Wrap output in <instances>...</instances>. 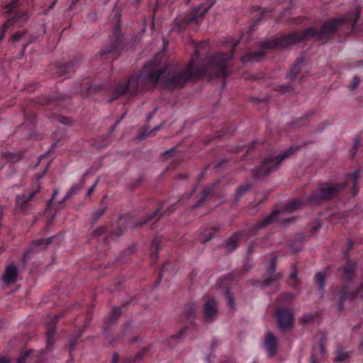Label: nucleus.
I'll use <instances>...</instances> for the list:
<instances>
[{
  "label": "nucleus",
  "instance_id": "nucleus-1",
  "mask_svg": "<svg viewBox=\"0 0 363 363\" xmlns=\"http://www.w3.org/2000/svg\"><path fill=\"white\" fill-rule=\"evenodd\" d=\"M240 40L228 38L225 45L232 48L229 53L214 52L208 55L203 62L199 60L196 48L189 63L185 67L178 64H170L164 67H160L156 62L151 61L143 67L140 74L131 76L128 82L114 84V93L109 102L116 100L128 91L134 95L155 86L158 82L166 88L174 89L182 87L191 77H225L230 72L225 62L232 59L234 49Z\"/></svg>",
  "mask_w": 363,
  "mask_h": 363
},
{
  "label": "nucleus",
  "instance_id": "nucleus-2",
  "mask_svg": "<svg viewBox=\"0 0 363 363\" xmlns=\"http://www.w3.org/2000/svg\"><path fill=\"white\" fill-rule=\"evenodd\" d=\"M359 14L360 11L357 8L343 16L325 22L320 28L310 27L301 32L291 33L269 41L262 42L259 50L248 52L242 56V62H259L264 57L266 50L283 48L311 38L325 42L330 35L345 23L351 24L352 28H354L359 20Z\"/></svg>",
  "mask_w": 363,
  "mask_h": 363
},
{
  "label": "nucleus",
  "instance_id": "nucleus-3",
  "mask_svg": "<svg viewBox=\"0 0 363 363\" xmlns=\"http://www.w3.org/2000/svg\"><path fill=\"white\" fill-rule=\"evenodd\" d=\"M345 184L328 183L319 189L314 191L311 195L302 198H296L289 201L284 206V211L292 212L303 205H318L337 196L345 187Z\"/></svg>",
  "mask_w": 363,
  "mask_h": 363
},
{
  "label": "nucleus",
  "instance_id": "nucleus-4",
  "mask_svg": "<svg viewBox=\"0 0 363 363\" xmlns=\"http://www.w3.org/2000/svg\"><path fill=\"white\" fill-rule=\"evenodd\" d=\"M345 258L346 263L341 269L342 275L340 277L341 288L338 292L340 296L338 304L339 311L343 310L345 302L347 300L352 301L359 296H361L363 299V284H362L359 289H351L356 277L355 272L357 264L349 259L347 252L345 254Z\"/></svg>",
  "mask_w": 363,
  "mask_h": 363
},
{
  "label": "nucleus",
  "instance_id": "nucleus-5",
  "mask_svg": "<svg viewBox=\"0 0 363 363\" xmlns=\"http://www.w3.org/2000/svg\"><path fill=\"white\" fill-rule=\"evenodd\" d=\"M214 4L215 1H212L208 5L200 4L190 11L177 16L174 23L173 30L182 31L191 24L199 25Z\"/></svg>",
  "mask_w": 363,
  "mask_h": 363
},
{
  "label": "nucleus",
  "instance_id": "nucleus-6",
  "mask_svg": "<svg viewBox=\"0 0 363 363\" xmlns=\"http://www.w3.org/2000/svg\"><path fill=\"white\" fill-rule=\"evenodd\" d=\"M295 150L294 147H290L277 156H269L267 157L260 167L254 169L253 174L255 178L260 179L269 175L272 172L277 169L279 165L285 159L294 154Z\"/></svg>",
  "mask_w": 363,
  "mask_h": 363
},
{
  "label": "nucleus",
  "instance_id": "nucleus-7",
  "mask_svg": "<svg viewBox=\"0 0 363 363\" xmlns=\"http://www.w3.org/2000/svg\"><path fill=\"white\" fill-rule=\"evenodd\" d=\"M162 208L163 203H162L159 208L154 213L144 218H142L139 222L133 221L131 220L132 217L130 214L121 216L117 223V228L114 230V233L117 237H120L128 228H136L145 225L153 218L157 216Z\"/></svg>",
  "mask_w": 363,
  "mask_h": 363
},
{
  "label": "nucleus",
  "instance_id": "nucleus-8",
  "mask_svg": "<svg viewBox=\"0 0 363 363\" xmlns=\"http://www.w3.org/2000/svg\"><path fill=\"white\" fill-rule=\"evenodd\" d=\"M282 277V274L277 272V257L270 259L268 268L262 277V286L267 287L277 284Z\"/></svg>",
  "mask_w": 363,
  "mask_h": 363
},
{
  "label": "nucleus",
  "instance_id": "nucleus-9",
  "mask_svg": "<svg viewBox=\"0 0 363 363\" xmlns=\"http://www.w3.org/2000/svg\"><path fill=\"white\" fill-rule=\"evenodd\" d=\"M277 320L280 329L286 330L293 325L294 316L291 309L281 308L277 312Z\"/></svg>",
  "mask_w": 363,
  "mask_h": 363
},
{
  "label": "nucleus",
  "instance_id": "nucleus-10",
  "mask_svg": "<svg viewBox=\"0 0 363 363\" xmlns=\"http://www.w3.org/2000/svg\"><path fill=\"white\" fill-rule=\"evenodd\" d=\"M55 238V236H52L45 239H39L33 241L28 247V250L23 255V260L26 262V259L29 258V256L32 252L45 250V247L48 246Z\"/></svg>",
  "mask_w": 363,
  "mask_h": 363
},
{
  "label": "nucleus",
  "instance_id": "nucleus-11",
  "mask_svg": "<svg viewBox=\"0 0 363 363\" xmlns=\"http://www.w3.org/2000/svg\"><path fill=\"white\" fill-rule=\"evenodd\" d=\"M121 27L117 26L114 30L113 35L111 38V45L101 50V55H105L113 52H118L122 43L121 36L120 34Z\"/></svg>",
  "mask_w": 363,
  "mask_h": 363
},
{
  "label": "nucleus",
  "instance_id": "nucleus-12",
  "mask_svg": "<svg viewBox=\"0 0 363 363\" xmlns=\"http://www.w3.org/2000/svg\"><path fill=\"white\" fill-rule=\"evenodd\" d=\"M218 313L217 303L214 298L208 300L203 306V319L206 322L214 321Z\"/></svg>",
  "mask_w": 363,
  "mask_h": 363
},
{
  "label": "nucleus",
  "instance_id": "nucleus-13",
  "mask_svg": "<svg viewBox=\"0 0 363 363\" xmlns=\"http://www.w3.org/2000/svg\"><path fill=\"white\" fill-rule=\"evenodd\" d=\"M35 185L36 189L32 191L28 195L23 194L21 196H16V205L20 210L23 211H26L28 209V202L38 192L40 189V184L38 182H36Z\"/></svg>",
  "mask_w": 363,
  "mask_h": 363
},
{
  "label": "nucleus",
  "instance_id": "nucleus-14",
  "mask_svg": "<svg viewBox=\"0 0 363 363\" xmlns=\"http://www.w3.org/2000/svg\"><path fill=\"white\" fill-rule=\"evenodd\" d=\"M278 340L272 333H268L264 342V347L269 356L273 357L277 353Z\"/></svg>",
  "mask_w": 363,
  "mask_h": 363
},
{
  "label": "nucleus",
  "instance_id": "nucleus-15",
  "mask_svg": "<svg viewBox=\"0 0 363 363\" xmlns=\"http://www.w3.org/2000/svg\"><path fill=\"white\" fill-rule=\"evenodd\" d=\"M18 276V269L13 264L8 265L2 276L3 281L6 284H11L16 281Z\"/></svg>",
  "mask_w": 363,
  "mask_h": 363
},
{
  "label": "nucleus",
  "instance_id": "nucleus-16",
  "mask_svg": "<svg viewBox=\"0 0 363 363\" xmlns=\"http://www.w3.org/2000/svg\"><path fill=\"white\" fill-rule=\"evenodd\" d=\"M62 316V314L56 315L53 317L51 322L48 324V331H47V347H52L54 343L53 337L55 335V324L57 323L58 320L60 317Z\"/></svg>",
  "mask_w": 363,
  "mask_h": 363
},
{
  "label": "nucleus",
  "instance_id": "nucleus-17",
  "mask_svg": "<svg viewBox=\"0 0 363 363\" xmlns=\"http://www.w3.org/2000/svg\"><path fill=\"white\" fill-rule=\"evenodd\" d=\"M74 65V62L61 64L58 65L57 68V72L59 75L63 77L64 78L69 77L75 72V70L73 69Z\"/></svg>",
  "mask_w": 363,
  "mask_h": 363
},
{
  "label": "nucleus",
  "instance_id": "nucleus-18",
  "mask_svg": "<svg viewBox=\"0 0 363 363\" xmlns=\"http://www.w3.org/2000/svg\"><path fill=\"white\" fill-rule=\"evenodd\" d=\"M279 213V210L274 211L271 214H269L266 218H263L262 220L259 221L256 224L254 225V230H257L264 228L269 223H272L277 217Z\"/></svg>",
  "mask_w": 363,
  "mask_h": 363
},
{
  "label": "nucleus",
  "instance_id": "nucleus-19",
  "mask_svg": "<svg viewBox=\"0 0 363 363\" xmlns=\"http://www.w3.org/2000/svg\"><path fill=\"white\" fill-rule=\"evenodd\" d=\"M28 18L27 12L25 11H18L15 13L14 16L9 18L4 24V30L16 22H25Z\"/></svg>",
  "mask_w": 363,
  "mask_h": 363
},
{
  "label": "nucleus",
  "instance_id": "nucleus-20",
  "mask_svg": "<svg viewBox=\"0 0 363 363\" xmlns=\"http://www.w3.org/2000/svg\"><path fill=\"white\" fill-rule=\"evenodd\" d=\"M84 182L82 179L79 182L74 184V185H72L71 186V188L69 189V191L65 195L61 203L65 202L66 201L69 200L72 196L79 194L80 192V191L84 188Z\"/></svg>",
  "mask_w": 363,
  "mask_h": 363
},
{
  "label": "nucleus",
  "instance_id": "nucleus-21",
  "mask_svg": "<svg viewBox=\"0 0 363 363\" xmlns=\"http://www.w3.org/2000/svg\"><path fill=\"white\" fill-rule=\"evenodd\" d=\"M239 240L240 235L235 233L226 240L224 246L229 252H231L238 247Z\"/></svg>",
  "mask_w": 363,
  "mask_h": 363
},
{
  "label": "nucleus",
  "instance_id": "nucleus-22",
  "mask_svg": "<svg viewBox=\"0 0 363 363\" xmlns=\"http://www.w3.org/2000/svg\"><path fill=\"white\" fill-rule=\"evenodd\" d=\"M304 64V60L302 57L298 58L294 65L292 66L290 72L287 74V77L294 79L298 77L301 71V67Z\"/></svg>",
  "mask_w": 363,
  "mask_h": 363
},
{
  "label": "nucleus",
  "instance_id": "nucleus-23",
  "mask_svg": "<svg viewBox=\"0 0 363 363\" xmlns=\"http://www.w3.org/2000/svg\"><path fill=\"white\" fill-rule=\"evenodd\" d=\"M215 184H213L211 186H206L201 191V198L199 201L193 206V208L201 206L207 199L208 195L212 192Z\"/></svg>",
  "mask_w": 363,
  "mask_h": 363
},
{
  "label": "nucleus",
  "instance_id": "nucleus-24",
  "mask_svg": "<svg viewBox=\"0 0 363 363\" xmlns=\"http://www.w3.org/2000/svg\"><path fill=\"white\" fill-rule=\"evenodd\" d=\"M162 238L159 236H156L152 240L151 244V252L150 256L153 259H156L158 257L159 245L162 242Z\"/></svg>",
  "mask_w": 363,
  "mask_h": 363
},
{
  "label": "nucleus",
  "instance_id": "nucleus-25",
  "mask_svg": "<svg viewBox=\"0 0 363 363\" xmlns=\"http://www.w3.org/2000/svg\"><path fill=\"white\" fill-rule=\"evenodd\" d=\"M184 313L188 320H193L195 318L196 313L195 304L194 303H189L188 304H186L184 308Z\"/></svg>",
  "mask_w": 363,
  "mask_h": 363
},
{
  "label": "nucleus",
  "instance_id": "nucleus-26",
  "mask_svg": "<svg viewBox=\"0 0 363 363\" xmlns=\"http://www.w3.org/2000/svg\"><path fill=\"white\" fill-rule=\"evenodd\" d=\"M315 282L319 287L320 295L322 297L324 294L325 287V276L323 273L319 272L315 274Z\"/></svg>",
  "mask_w": 363,
  "mask_h": 363
},
{
  "label": "nucleus",
  "instance_id": "nucleus-27",
  "mask_svg": "<svg viewBox=\"0 0 363 363\" xmlns=\"http://www.w3.org/2000/svg\"><path fill=\"white\" fill-rule=\"evenodd\" d=\"M251 188V184H246L240 186L235 191L234 202L236 203L239 201L242 196Z\"/></svg>",
  "mask_w": 363,
  "mask_h": 363
},
{
  "label": "nucleus",
  "instance_id": "nucleus-28",
  "mask_svg": "<svg viewBox=\"0 0 363 363\" xmlns=\"http://www.w3.org/2000/svg\"><path fill=\"white\" fill-rule=\"evenodd\" d=\"M5 160L11 163H16L21 159V154L20 152H6L4 155Z\"/></svg>",
  "mask_w": 363,
  "mask_h": 363
},
{
  "label": "nucleus",
  "instance_id": "nucleus-29",
  "mask_svg": "<svg viewBox=\"0 0 363 363\" xmlns=\"http://www.w3.org/2000/svg\"><path fill=\"white\" fill-rule=\"evenodd\" d=\"M349 357V352L344 350L343 348H338L335 357V362H343Z\"/></svg>",
  "mask_w": 363,
  "mask_h": 363
},
{
  "label": "nucleus",
  "instance_id": "nucleus-30",
  "mask_svg": "<svg viewBox=\"0 0 363 363\" xmlns=\"http://www.w3.org/2000/svg\"><path fill=\"white\" fill-rule=\"evenodd\" d=\"M20 0H12L10 3L6 4L4 6V11L5 13H11L15 11L18 7Z\"/></svg>",
  "mask_w": 363,
  "mask_h": 363
},
{
  "label": "nucleus",
  "instance_id": "nucleus-31",
  "mask_svg": "<svg viewBox=\"0 0 363 363\" xmlns=\"http://www.w3.org/2000/svg\"><path fill=\"white\" fill-rule=\"evenodd\" d=\"M225 296L227 301L228 306L232 309H235V299L232 294L230 292L229 289H226L225 291Z\"/></svg>",
  "mask_w": 363,
  "mask_h": 363
},
{
  "label": "nucleus",
  "instance_id": "nucleus-32",
  "mask_svg": "<svg viewBox=\"0 0 363 363\" xmlns=\"http://www.w3.org/2000/svg\"><path fill=\"white\" fill-rule=\"evenodd\" d=\"M106 211V208L104 207L102 208L99 209L96 211L92 216L91 218V224L94 225L96 223V221L105 213Z\"/></svg>",
  "mask_w": 363,
  "mask_h": 363
},
{
  "label": "nucleus",
  "instance_id": "nucleus-33",
  "mask_svg": "<svg viewBox=\"0 0 363 363\" xmlns=\"http://www.w3.org/2000/svg\"><path fill=\"white\" fill-rule=\"evenodd\" d=\"M147 350H142L140 352H139L135 357L134 358H128L127 359H125V363H135L138 361H140L143 355L146 353Z\"/></svg>",
  "mask_w": 363,
  "mask_h": 363
},
{
  "label": "nucleus",
  "instance_id": "nucleus-34",
  "mask_svg": "<svg viewBox=\"0 0 363 363\" xmlns=\"http://www.w3.org/2000/svg\"><path fill=\"white\" fill-rule=\"evenodd\" d=\"M35 124V116H31L26 119L21 127L27 126L30 130L33 129Z\"/></svg>",
  "mask_w": 363,
  "mask_h": 363
},
{
  "label": "nucleus",
  "instance_id": "nucleus-35",
  "mask_svg": "<svg viewBox=\"0 0 363 363\" xmlns=\"http://www.w3.org/2000/svg\"><path fill=\"white\" fill-rule=\"evenodd\" d=\"M121 313V312L118 308H117V307L113 308L111 311V315H110V318H108V322L115 320L118 317L120 316Z\"/></svg>",
  "mask_w": 363,
  "mask_h": 363
},
{
  "label": "nucleus",
  "instance_id": "nucleus-36",
  "mask_svg": "<svg viewBox=\"0 0 363 363\" xmlns=\"http://www.w3.org/2000/svg\"><path fill=\"white\" fill-rule=\"evenodd\" d=\"M83 89H86L88 92H91L92 91H98L102 89V86L101 85H90L87 86L86 84H82L80 86V91H82Z\"/></svg>",
  "mask_w": 363,
  "mask_h": 363
},
{
  "label": "nucleus",
  "instance_id": "nucleus-37",
  "mask_svg": "<svg viewBox=\"0 0 363 363\" xmlns=\"http://www.w3.org/2000/svg\"><path fill=\"white\" fill-rule=\"evenodd\" d=\"M358 177H359V172L357 171V172H354L353 173L350 174L347 178V180L352 179L353 188L357 187Z\"/></svg>",
  "mask_w": 363,
  "mask_h": 363
},
{
  "label": "nucleus",
  "instance_id": "nucleus-38",
  "mask_svg": "<svg viewBox=\"0 0 363 363\" xmlns=\"http://www.w3.org/2000/svg\"><path fill=\"white\" fill-rule=\"evenodd\" d=\"M162 125L161 124V125H157V126L155 127V128H154V129H153L151 132H150V133H146V132H145V131H144V132H143V133H140V134L137 137V138H138V140H140V139H142V138H145V137H147V136H150V135H151L152 132L156 131V130H158L159 129H160V128L162 127Z\"/></svg>",
  "mask_w": 363,
  "mask_h": 363
},
{
  "label": "nucleus",
  "instance_id": "nucleus-39",
  "mask_svg": "<svg viewBox=\"0 0 363 363\" xmlns=\"http://www.w3.org/2000/svg\"><path fill=\"white\" fill-rule=\"evenodd\" d=\"M32 350H27L21 354L18 359L16 363H25L26 358L29 356Z\"/></svg>",
  "mask_w": 363,
  "mask_h": 363
},
{
  "label": "nucleus",
  "instance_id": "nucleus-40",
  "mask_svg": "<svg viewBox=\"0 0 363 363\" xmlns=\"http://www.w3.org/2000/svg\"><path fill=\"white\" fill-rule=\"evenodd\" d=\"M297 272L295 271L294 273H292L290 276V282H289V284L292 286V287H296L297 286V283H296V279H297Z\"/></svg>",
  "mask_w": 363,
  "mask_h": 363
},
{
  "label": "nucleus",
  "instance_id": "nucleus-41",
  "mask_svg": "<svg viewBox=\"0 0 363 363\" xmlns=\"http://www.w3.org/2000/svg\"><path fill=\"white\" fill-rule=\"evenodd\" d=\"M186 328L184 327L183 328H182L180 330V331L177 334L171 337V340L180 339L182 337V335H184V333L186 332Z\"/></svg>",
  "mask_w": 363,
  "mask_h": 363
},
{
  "label": "nucleus",
  "instance_id": "nucleus-42",
  "mask_svg": "<svg viewBox=\"0 0 363 363\" xmlns=\"http://www.w3.org/2000/svg\"><path fill=\"white\" fill-rule=\"evenodd\" d=\"M168 267H169V264L168 263H165L162 268V270H161V272L160 274V277H159V279L157 280V284L158 285L161 281V279L162 277L165 274V272L167 270V269L168 268Z\"/></svg>",
  "mask_w": 363,
  "mask_h": 363
},
{
  "label": "nucleus",
  "instance_id": "nucleus-43",
  "mask_svg": "<svg viewBox=\"0 0 363 363\" xmlns=\"http://www.w3.org/2000/svg\"><path fill=\"white\" fill-rule=\"evenodd\" d=\"M105 231H106V227L101 226L94 231L93 235L94 237H99V236L101 235L103 233H104Z\"/></svg>",
  "mask_w": 363,
  "mask_h": 363
},
{
  "label": "nucleus",
  "instance_id": "nucleus-44",
  "mask_svg": "<svg viewBox=\"0 0 363 363\" xmlns=\"http://www.w3.org/2000/svg\"><path fill=\"white\" fill-rule=\"evenodd\" d=\"M358 145H359V141L358 140H354V143H353L352 148L350 151V154L351 155V156L353 157V156H354L356 155V152L357 151Z\"/></svg>",
  "mask_w": 363,
  "mask_h": 363
},
{
  "label": "nucleus",
  "instance_id": "nucleus-45",
  "mask_svg": "<svg viewBox=\"0 0 363 363\" xmlns=\"http://www.w3.org/2000/svg\"><path fill=\"white\" fill-rule=\"evenodd\" d=\"M359 83V79L357 77H354L352 79V84L350 85V88L351 90H354L357 88V85Z\"/></svg>",
  "mask_w": 363,
  "mask_h": 363
},
{
  "label": "nucleus",
  "instance_id": "nucleus-46",
  "mask_svg": "<svg viewBox=\"0 0 363 363\" xmlns=\"http://www.w3.org/2000/svg\"><path fill=\"white\" fill-rule=\"evenodd\" d=\"M213 235V233L212 231L207 233L206 235H203L202 242L204 243L208 242L212 239Z\"/></svg>",
  "mask_w": 363,
  "mask_h": 363
},
{
  "label": "nucleus",
  "instance_id": "nucleus-47",
  "mask_svg": "<svg viewBox=\"0 0 363 363\" xmlns=\"http://www.w3.org/2000/svg\"><path fill=\"white\" fill-rule=\"evenodd\" d=\"M99 179H96L95 181V182L91 185V186L89 189L88 191H87V194L86 196H90L91 195V194L93 193V191L95 190L96 189V186L99 182Z\"/></svg>",
  "mask_w": 363,
  "mask_h": 363
},
{
  "label": "nucleus",
  "instance_id": "nucleus-48",
  "mask_svg": "<svg viewBox=\"0 0 363 363\" xmlns=\"http://www.w3.org/2000/svg\"><path fill=\"white\" fill-rule=\"evenodd\" d=\"M80 336H81V334L77 335L74 338H73L70 340V343H69V349L70 350H72L74 348V347L76 345L77 340L80 337Z\"/></svg>",
  "mask_w": 363,
  "mask_h": 363
},
{
  "label": "nucleus",
  "instance_id": "nucleus-49",
  "mask_svg": "<svg viewBox=\"0 0 363 363\" xmlns=\"http://www.w3.org/2000/svg\"><path fill=\"white\" fill-rule=\"evenodd\" d=\"M23 36V33H21V32H18V33H16L15 34H13L12 36H11V40L13 41H18V40H20Z\"/></svg>",
  "mask_w": 363,
  "mask_h": 363
},
{
  "label": "nucleus",
  "instance_id": "nucleus-50",
  "mask_svg": "<svg viewBox=\"0 0 363 363\" xmlns=\"http://www.w3.org/2000/svg\"><path fill=\"white\" fill-rule=\"evenodd\" d=\"M289 248L294 252H297L301 250V246L298 245L297 246H294V245H289Z\"/></svg>",
  "mask_w": 363,
  "mask_h": 363
},
{
  "label": "nucleus",
  "instance_id": "nucleus-51",
  "mask_svg": "<svg viewBox=\"0 0 363 363\" xmlns=\"http://www.w3.org/2000/svg\"><path fill=\"white\" fill-rule=\"evenodd\" d=\"M265 12H267V11L264 9V11L262 13V15H261L259 18H257V19L256 22H255L253 25H252V26H250V30H253L254 27L256 26V24H257L259 21H261V20L262 19V18H263L264 14V13H265Z\"/></svg>",
  "mask_w": 363,
  "mask_h": 363
},
{
  "label": "nucleus",
  "instance_id": "nucleus-52",
  "mask_svg": "<svg viewBox=\"0 0 363 363\" xmlns=\"http://www.w3.org/2000/svg\"><path fill=\"white\" fill-rule=\"evenodd\" d=\"M177 207H176V204L175 203H173L172 205H170L167 208V212L168 213H171L172 212H174L175 210H176Z\"/></svg>",
  "mask_w": 363,
  "mask_h": 363
},
{
  "label": "nucleus",
  "instance_id": "nucleus-53",
  "mask_svg": "<svg viewBox=\"0 0 363 363\" xmlns=\"http://www.w3.org/2000/svg\"><path fill=\"white\" fill-rule=\"evenodd\" d=\"M126 113H123L121 117L115 123L114 125L111 128V130L113 131L116 127L120 123L121 121L125 117Z\"/></svg>",
  "mask_w": 363,
  "mask_h": 363
},
{
  "label": "nucleus",
  "instance_id": "nucleus-54",
  "mask_svg": "<svg viewBox=\"0 0 363 363\" xmlns=\"http://www.w3.org/2000/svg\"><path fill=\"white\" fill-rule=\"evenodd\" d=\"M58 194V191L57 190H55L54 191V193H53V195H52V197L50 199V200L48 201V204H50L53 200L55 199V198L56 197V196Z\"/></svg>",
  "mask_w": 363,
  "mask_h": 363
},
{
  "label": "nucleus",
  "instance_id": "nucleus-55",
  "mask_svg": "<svg viewBox=\"0 0 363 363\" xmlns=\"http://www.w3.org/2000/svg\"><path fill=\"white\" fill-rule=\"evenodd\" d=\"M45 172H46V169H45L41 173L38 174L37 175V180L42 179L44 177V175L45 174Z\"/></svg>",
  "mask_w": 363,
  "mask_h": 363
},
{
  "label": "nucleus",
  "instance_id": "nucleus-56",
  "mask_svg": "<svg viewBox=\"0 0 363 363\" xmlns=\"http://www.w3.org/2000/svg\"><path fill=\"white\" fill-rule=\"evenodd\" d=\"M320 225H320V223H315V224L312 227V228H313V230L314 231H316V230H318L320 228Z\"/></svg>",
  "mask_w": 363,
  "mask_h": 363
},
{
  "label": "nucleus",
  "instance_id": "nucleus-57",
  "mask_svg": "<svg viewBox=\"0 0 363 363\" xmlns=\"http://www.w3.org/2000/svg\"><path fill=\"white\" fill-rule=\"evenodd\" d=\"M175 151V148H172L169 150H167L164 152V155H171Z\"/></svg>",
  "mask_w": 363,
  "mask_h": 363
},
{
  "label": "nucleus",
  "instance_id": "nucleus-58",
  "mask_svg": "<svg viewBox=\"0 0 363 363\" xmlns=\"http://www.w3.org/2000/svg\"><path fill=\"white\" fill-rule=\"evenodd\" d=\"M119 359V356L117 354H114L113 357V363H117Z\"/></svg>",
  "mask_w": 363,
  "mask_h": 363
},
{
  "label": "nucleus",
  "instance_id": "nucleus-59",
  "mask_svg": "<svg viewBox=\"0 0 363 363\" xmlns=\"http://www.w3.org/2000/svg\"><path fill=\"white\" fill-rule=\"evenodd\" d=\"M0 363H9L8 359L4 357H0Z\"/></svg>",
  "mask_w": 363,
  "mask_h": 363
},
{
  "label": "nucleus",
  "instance_id": "nucleus-60",
  "mask_svg": "<svg viewBox=\"0 0 363 363\" xmlns=\"http://www.w3.org/2000/svg\"><path fill=\"white\" fill-rule=\"evenodd\" d=\"M353 242L351 240L348 241L347 250H350L352 248Z\"/></svg>",
  "mask_w": 363,
  "mask_h": 363
},
{
  "label": "nucleus",
  "instance_id": "nucleus-61",
  "mask_svg": "<svg viewBox=\"0 0 363 363\" xmlns=\"http://www.w3.org/2000/svg\"><path fill=\"white\" fill-rule=\"evenodd\" d=\"M79 1V0H72V2L70 6V9H72Z\"/></svg>",
  "mask_w": 363,
  "mask_h": 363
},
{
  "label": "nucleus",
  "instance_id": "nucleus-62",
  "mask_svg": "<svg viewBox=\"0 0 363 363\" xmlns=\"http://www.w3.org/2000/svg\"><path fill=\"white\" fill-rule=\"evenodd\" d=\"M157 110V108H155L152 113L149 114L148 119H150L155 114Z\"/></svg>",
  "mask_w": 363,
  "mask_h": 363
},
{
  "label": "nucleus",
  "instance_id": "nucleus-63",
  "mask_svg": "<svg viewBox=\"0 0 363 363\" xmlns=\"http://www.w3.org/2000/svg\"><path fill=\"white\" fill-rule=\"evenodd\" d=\"M294 296V295L292 294H287L284 296V298H291Z\"/></svg>",
  "mask_w": 363,
  "mask_h": 363
},
{
  "label": "nucleus",
  "instance_id": "nucleus-64",
  "mask_svg": "<svg viewBox=\"0 0 363 363\" xmlns=\"http://www.w3.org/2000/svg\"><path fill=\"white\" fill-rule=\"evenodd\" d=\"M311 363H318L316 362V360L315 359V357L313 355L311 356Z\"/></svg>",
  "mask_w": 363,
  "mask_h": 363
}]
</instances>
